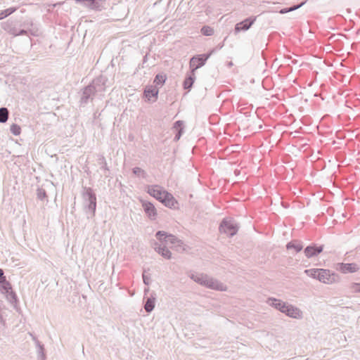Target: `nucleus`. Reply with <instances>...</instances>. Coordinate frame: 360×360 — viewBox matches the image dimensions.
<instances>
[{
    "label": "nucleus",
    "instance_id": "obj_14",
    "mask_svg": "<svg viewBox=\"0 0 360 360\" xmlns=\"http://www.w3.org/2000/svg\"><path fill=\"white\" fill-rule=\"evenodd\" d=\"M338 270L343 274L356 272L359 268L355 263H339Z\"/></svg>",
    "mask_w": 360,
    "mask_h": 360
},
{
    "label": "nucleus",
    "instance_id": "obj_39",
    "mask_svg": "<svg viewBox=\"0 0 360 360\" xmlns=\"http://www.w3.org/2000/svg\"><path fill=\"white\" fill-rule=\"evenodd\" d=\"M183 131H178L174 136V140L177 141L180 139Z\"/></svg>",
    "mask_w": 360,
    "mask_h": 360
},
{
    "label": "nucleus",
    "instance_id": "obj_36",
    "mask_svg": "<svg viewBox=\"0 0 360 360\" xmlns=\"http://www.w3.org/2000/svg\"><path fill=\"white\" fill-rule=\"evenodd\" d=\"M143 281L146 285H149L151 283L150 276L146 274V271L144 270L142 274Z\"/></svg>",
    "mask_w": 360,
    "mask_h": 360
},
{
    "label": "nucleus",
    "instance_id": "obj_30",
    "mask_svg": "<svg viewBox=\"0 0 360 360\" xmlns=\"http://www.w3.org/2000/svg\"><path fill=\"white\" fill-rule=\"evenodd\" d=\"M132 172L137 176H141L142 178L146 177V172L140 167H135L132 169Z\"/></svg>",
    "mask_w": 360,
    "mask_h": 360
},
{
    "label": "nucleus",
    "instance_id": "obj_26",
    "mask_svg": "<svg viewBox=\"0 0 360 360\" xmlns=\"http://www.w3.org/2000/svg\"><path fill=\"white\" fill-rule=\"evenodd\" d=\"M35 342H36L37 347H38V350H37L38 360H45L46 355L44 353V345L41 344V342L39 341H38L37 340H35Z\"/></svg>",
    "mask_w": 360,
    "mask_h": 360
},
{
    "label": "nucleus",
    "instance_id": "obj_31",
    "mask_svg": "<svg viewBox=\"0 0 360 360\" xmlns=\"http://www.w3.org/2000/svg\"><path fill=\"white\" fill-rule=\"evenodd\" d=\"M201 32L205 36H211L214 33V30L209 26H203L201 29Z\"/></svg>",
    "mask_w": 360,
    "mask_h": 360
},
{
    "label": "nucleus",
    "instance_id": "obj_17",
    "mask_svg": "<svg viewBox=\"0 0 360 360\" xmlns=\"http://www.w3.org/2000/svg\"><path fill=\"white\" fill-rule=\"evenodd\" d=\"M142 206L147 216L151 219H155L157 216V211L154 205L148 201H143Z\"/></svg>",
    "mask_w": 360,
    "mask_h": 360
},
{
    "label": "nucleus",
    "instance_id": "obj_42",
    "mask_svg": "<svg viewBox=\"0 0 360 360\" xmlns=\"http://www.w3.org/2000/svg\"><path fill=\"white\" fill-rule=\"evenodd\" d=\"M0 321H2V316L1 314H0Z\"/></svg>",
    "mask_w": 360,
    "mask_h": 360
},
{
    "label": "nucleus",
    "instance_id": "obj_7",
    "mask_svg": "<svg viewBox=\"0 0 360 360\" xmlns=\"http://www.w3.org/2000/svg\"><path fill=\"white\" fill-rule=\"evenodd\" d=\"M155 236L160 242H164L165 244L176 245L181 243L176 236L172 234H168L164 231H158L155 233Z\"/></svg>",
    "mask_w": 360,
    "mask_h": 360
},
{
    "label": "nucleus",
    "instance_id": "obj_35",
    "mask_svg": "<svg viewBox=\"0 0 360 360\" xmlns=\"http://www.w3.org/2000/svg\"><path fill=\"white\" fill-rule=\"evenodd\" d=\"M16 9L17 8L15 7H10L7 9H5L4 11H2L1 14H2L3 18H5L9 16L10 15H11L12 13H13L16 11Z\"/></svg>",
    "mask_w": 360,
    "mask_h": 360
},
{
    "label": "nucleus",
    "instance_id": "obj_6",
    "mask_svg": "<svg viewBox=\"0 0 360 360\" xmlns=\"http://www.w3.org/2000/svg\"><path fill=\"white\" fill-rule=\"evenodd\" d=\"M0 288L1 292L5 294L6 299L11 304H16L18 302V297L15 292L13 290L11 284L6 279L0 282Z\"/></svg>",
    "mask_w": 360,
    "mask_h": 360
},
{
    "label": "nucleus",
    "instance_id": "obj_43",
    "mask_svg": "<svg viewBox=\"0 0 360 360\" xmlns=\"http://www.w3.org/2000/svg\"><path fill=\"white\" fill-rule=\"evenodd\" d=\"M99 161H100V163H101V165H103V160H99Z\"/></svg>",
    "mask_w": 360,
    "mask_h": 360
},
{
    "label": "nucleus",
    "instance_id": "obj_19",
    "mask_svg": "<svg viewBox=\"0 0 360 360\" xmlns=\"http://www.w3.org/2000/svg\"><path fill=\"white\" fill-rule=\"evenodd\" d=\"M162 200L161 201L162 203H163L166 207L174 209L176 208V205H177V201L175 200L174 196L169 192L167 191V193L165 194V195L162 197Z\"/></svg>",
    "mask_w": 360,
    "mask_h": 360
},
{
    "label": "nucleus",
    "instance_id": "obj_2",
    "mask_svg": "<svg viewBox=\"0 0 360 360\" xmlns=\"http://www.w3.org/2000/svg\"><path fill=\"white\" fill-rule=\"evenodd\" d=\"M3 28L8 34L17 37L20 35L38 36V29L34 25L32 20L28 19L20 24L18 27L13 22H6L4 24Z\"/></svg>",
    "mask_w": 360,
    "mask_h": 360
},
{
    "label": "nucleus",
    "instance_id": "obj_25",
    "mask_svg": "<svg viewBox=\"0 0 360 360\" xmlns=\"http://www.w3.org/2000/svg\"><path fill=\"white\" fill-rule=\"evenodd\" d=\"M166 79H167L166 75L162 74V73H159V74L156 75V76L154 79V81H153V83L155 84V86H156V87L158 86H162L165 83Z\"/></svg>",
    "mask_w": 360,
    "mask_h": 360
},
{
    "label": "nucleus",
    "instance_id": "obj_8",
    "mask_svg": "<svg viewBox=\"0 0 360 360\" xmlns=\"http://www.w3.org/2000/svg\"><path fill=\"white\" fill-rule=\"evenodd\" d=\"M147 193L155 198L156 200L160 202L162 201V197L167 193V191L165 190L162 187L158 185H151L148 186L147 187Z\"/></svg>",
    "mask_w": 360,
    "mask_h": 360
},
{
    "label": "nucleus",
    "instance_id": "obj_29",
    "mask_svg": "<svg viewBox=\"0 0 360 360\" xmlns=\"http://www.w3.org/2000/svg\"><path fill=\"white\" fill-rule=\"evenodd\" d=\"M319 272H320V271H319V269H306L304 271V273L308 276H310L313 278H316V279H318V277H319Z\"/></svg>",
    "mask_w": 360,
    "mask_h": 360
},
{
    "label": "nucleus",
    "instance_id": "obj_10",
    "mask_svg": "<svg viewBox=\"0 0 360 360\" xmlns=\"http://www.w3.org/2000/svg\"><path fill=\"white\" fill-rule=\"evenodd\" d=\"M319 275L318 279L319 281L326 283L330 284L335 281V275L334 274H331L330 271L328 269H319Z\"/></svg>",
    "mask_w": 360,
    "mask_h": 360
},
{
    "label": "nucleus",
    "instance_id": "obj_16",
    "mask_svg": "<svg viewBox=\"0 0 360 360\" xmlns=\"http://www.w3.org/2000/svg\"><path fill=\"white\" fill-rule=\"evenodd\" d=\"M255 21V18H248L244 20L237 23L235 26V32H240V31L248 30Z\"/></svg>",
    "mask_w": 360,
    "mask_h": 360
},
{
    "label": "nucleus",
    "instance_id": "obj_33",
    "mask_svg": "<svg viewBox=\"0 0 360 360\" xmlns=\"http://www.w3.org/2000/svg\"><path fill=\"white\" fill-rule=\"evenodd\" d=\"M10 131L13 135L18 136L20 134L21 129L19 125L13 124L11 126Z\"/></svg>",
    "mask_w": 360,
    "mask_h": 360
},
{
    "label": "nucleus",
    "instance_id": "obj_40",
    "mask_svg": "<svg viewBox=\"0 0 360 360\" xmlns=\"http://www.w3.org/2000/svg\"><path fill=\"white\" fill-rule=\"evenodd\" d=\"M4 279H6V277L4 275V271L0 269V282H2Z\"/></svg>",
    "mask_w": 360,
    "mask_h": 360
},
{
    "label": "nucleus",
    "instance_id": "obj_21",
    "mask_svg": "<svg viewBox=\"0 0 360 360\" xmlns=\"http://www.w3.org/2000/svg\"><path fill=\"white\" fill-rule=\"evenodd\" d=\"M195 72H192L191 70V72L190 74H188L184 81V89H186V90H188V91H190L191 89L192 88L193 86V84L195 82Z\"/></svg>",
    "mask_w": 360,
    "mask_h": 360
},
{
    "label": "nucleus",
    "instance_id": "obj_34",
    "mask_svg": "<svg viewBox=\"0 0 360 360\" xmlns=\"http://www.w3.org/2000/svg\"><path fill=\"white\" fill-rule=\"evenodd\" d=\"M349 290L354 293H360V283H352L349 285Z\"/></svg>",
    "mask_w": 360,
    "mask_h": 360
},
{
    "label": "nucleus",
    "instance_id": "obj_28",
    "mask_svg": "<svg viewBox=\"0 0 360 360\" xmlns=\"http://www.w3.org/2000/svg\"><path fill=\"white\" fill-rule=\"evenodd\" d=\"M8 118V110L6 108H0V122L5 123Z\"/></svg>",
    "mask_w": 360,
    "mask_h": 360
},
{
    "label": "nucleus",
    "instance_id": "obj_41",
    "mask_svg": "<svg viewBox=\"0 0 360 360\" xmlns=\"http://www.w3.org/2000/svg\"><path fill=\"white\" fill-rule=\"evenodd\" d=\"M2 19H4V18H3V16H2L1 12H0V20H2Z\"/></svg>",
    "mask_w": 360,
    "mask_h": 360
},
{
    "label": "nucleus",
    "instance_id": "obj_37",
    "mask_svg": "<svg viewBox=\"0 0 360 360\" xmlns=\"http://www.w3.org/2000/svg\"><path fill=\"white\" fill-rule=\"evenodd\" d=\"M174 127L177 131H183V122L181 120H178V121L175 122L174 124Z\"/></svg>",
    "mask_w": 360,
    "mask_h": 360
},
{
    "label": "nucleus",
    "instance_id": "obj_3",
    "mask_svg": "<svg viewBox=\"0 0 360 360\" xmlns=\"http://www.w3.org/2000/svg\"><path fill=\"white\" fill-rule=\"evenodd\" d=\"M84 207L88 218L95 215L96 209V195L93 189L90 187H84L82 192Z\"/></svg>",
    "mask_w": 360,
    "mask_h": 360
},
{
    "label": "nucleus",
    "instance_id": "obj_24",
    "mask_svg": "<svg viewBox=\"0 0 360 360\" xmlns=\"http://www.w3.org/2000/svg\"><path fill=\"white\" fill-rule=\"evenodd\" d=\"M286 248L288 250L294 249L296 252H299L302 250L303 245L300 242L293 240L287 243Z\"/></svg>",
    "mask_w": 360,
    "mask_h": 360
},
{
    "label": "nucleus",
    "instance_id": "obj_4",
    "mask_svg": "<svg viewBox=\"0 0 360 360\" xmlns=\"http://www.w3.org/2000/svg\"><path fill=\"white\" fill-rule=\"evenodd\" d=\"M219 229L220 233L232 237L238 232V227L233 220L229 219H224L220 223Z\"/></svg>",
    "mask_w": 360,
    "mask_h": 360
},
{
    "label": "nucleus",
    "instance_id": "obj_15",
    "mask_svg": "<svg viewBox=\"0 0 360 360\" xmlns=\"http://www.w3.org/2000/svg\"><path fill=\"white\" fill-rule=\"evenodd\" d=\"M159 90L155 86H146L144 90V96L148 101H155L158 98Z\"/></svg>",
    "mask_w": 360,
    "mask_h": 360
},
{
    "label": "nucleus",
    "instance_id": "obj_1",
    "mask_svg": "<svg viewBox=\"0 0 360 360\" xmlns=\"http://www.w3.org/2000/svg\"><path fill=\"white\" fill-rule=\"evenodd\" d=\"M107 78L101 75L94 79L91 83L85 86L82 90L80 98L81 104H86L89 101H93L95 96L102 98L103 93L105 91Z\"/></svg>",
    "mask_w": 360,
    "mask_h": 360
},
{
    "label": "nucleus",
    "instance_id": "obj_12",
    "mask_svg": "<svg viewBox=\"0 0 360 360\" xmlns=\"http://www.w3.org/2000/svg\"><path fill=\"white\" fill-rule=\"evenodd\" d=\"M205 287L219 291H226L227 289L226 286L222 283L210 276H208Z\"/></svg>",
    "mask_w": 360,
    "mask_h": 360
},
{
    "label": "nucleus",
    "instance_id": "obj_9",
    "mask_svg": "<svg viewBox=\"0 0 360 360\" xmlns=\"http://www.w3.org/2000/svg\"><path fill=\"white\" fill-rule=\"evenodd\" d=\"M283 313L286 316L295 319H302L303 313L298 307L287 303Z\"/></svg>",
    "mask_w": 360,
    "mask_h": 360
},
{
    "label": "nucleus",
    "instance_id": "obj_22",
    "mask_svg": "<svg viewBox=\"0 0 360 360\" xmlns=\"http://www.w3.org/2000/svg\"><path fill=\"white\" fill-rule=\"evenodd\" d=\"M208 276L207 274H191V278L195 282L205 286L206 282L207 281Z\"/></svg>",
    "mask_w": 360,
    "mask_h": 360
},
{
    "label": "nucleus",
    "instance_id": "obj_11",
    "mask_svg": "<svg viewBox=\"0 0 360 360\" xmlns=\"http://www.w3.org/2000/svg\"><path fill=\"white\" fill-rule=\"evenodd\" d=\"M323 250V245L317 246L316 244L313 243L307 246L304 250V252L307 258H311L317 256Z\"/></svg>",
    "mask_w": 360,
    "mask_h": 360
},
{
    "label": "nucleus",
    "instance_id": "obj_23",
    "mask_svg": "<svg viewBox=\"0 0 360 360\" xmlns=\"http://www.w3.org/2000/svg\"><path fill=\"white\" fill-rule=\"evenodd\" d=\"M155 297L153 296L146 299L144 304V309L147 312L150 313L153 310L155 307Z\"/></svg>",
    "mask_w": 360,
    "mask_h": 360
},
{
    "label": "nucleus",
    "instance_id": "obj_38",
    "mask_svg": "<svg viewBox=\"0 0 360 360\" xmlns=\"http://www.w3.org/2000/svg\"><path fill=\"white\" fill-rule=\"evenodd\" d=\"M99 160H103V165H102L101 169H103L105 171H108L109 168H108V167L107 165V162H106V160H105V158H104V156L101 155L99 158Z\"/></svg>",
    "mask_w": 360,
    "mask_h": 360
},
{
    "label": "nucleus",
    "instance_id": "obj_32",
    "mask_svg": "<svg viewBox=\"0 0 360 360\" xmlns=\"http://www.w3.org/2000/svg\"><path fill=\"white\" fill-rule=\"evenodd\" d=\"M37 198L40 200H43L46 198V193L44 188H38L37 190Z\"/></svg>",
    "mask_w": 360,
    "mask_h": 360
},
{
    "label": "nucleus",
    "instance_id": "obj_27",
    "mask_svg": "<svg viewBox=\"0 0 360 360\" xmlns=\"http://www.w3.org/2000/svg\"><path fill=\"white\" fill-rule=\"evenodd\" d=\"M305 4V1H303L299 4L294 5L292 6L288 7V8H284L279 11V13L281 14H285L287 13L294 11L300 8H301L304 4Z\"/></svg>",
    "mask_w": 360,
    "mask_h": 360
},
{
    "label": "nucleus",
    "instance_id": "obj_13",
    "mask_svg": "<svg viewBox=\"0 0 360 360\" xmlns=\"http://www.w3.org/2000/svg\"><path fill=\"white\" fill-rule=\"evenodd\" d=\"M75 2L91 10H101V5L98 0H75Z\"/></svg>",
    "mask_w": 360,
    "mask_h": 360
},
{
    "label": "nucleus",
    "instance_id": "obj_5",
    "mask_svg": "<svg viewBox=\"0 0 360 360\" xmlns=\"http://www.w3.org/2000/svg\"><path fill=\"white\" fill-rule=\"evenodd\" d=\"M213 52L214 50L207 54H200L193 56L189 63L191 70L195 72L196 70L202 67Z\"/></svg>",
    "mask_w": 360,
    "mask_h": 360
},
{
    "label": "nucleus",
    "instance_id": "obj_18",
    "mask_svg": "<svg viewBox=\"0 0 360 360\" xmlns=\"http://www.w3.org/2000/svg\"><path fill=\"white\" fill-rule=\"evenodd\" d=\"M266 303L269 306L276 309L277 310L280 311L282 313H283L284 309H285V307L287 304V302H283L279 299L274 298V297L268 298L266 300Z\"/></svg>",
    "mask_w": 360,
    "mask_h": 360
},
{
    "label": "nucleus",
    "instance_id": "obj_20",
    "mask_svg": "<svg viewBox=\"0 0 360 360\" xmlns=\"http://www.w3.org/2000/svg\"><path fill=\"white\" fill-rule=\"evenodd\" d=\"M155 250L158 254L165 259H171L172 252L165 247V245H158V243H155Z\"/></svg>",
    "mask_w": 360,
    "mask_h": 360
}]
</instances>
